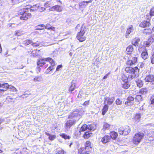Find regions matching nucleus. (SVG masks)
I'll use <instances>...</instances> for the list:
<instances>
[{
	"instance_id": "nucleus-1",
	"label": "nucleus",
	"mask_w": 154,
	"mask_h": 154,
	"mask_svg": "<svg viewBox=\"0 0 154 154\" xmlns=\"http://www.w3.org/2000/svg\"><path fill=\"white\" fill-rule=\"evenodd\" d=\"M139 69L137 66L134 68L130 66L127 67L125 69L126 72L129 74V78L130 79L137 78L139 76Z\"/></svg>"
},
{
	"instance_id": "nucleus-2",
	"label": "nucleus",
	"mask_w": 154,
	"mask_h": 154,
	"mask_svg": "<svg viewBox=\"0 0 154 154\" xmlns=\"http://www.w3.org/2000/svg\"><path fill=\"white\" fill-rule=\"evenodd\" d=\"M84 111L82 108L77 109L72 112L68 116L69 119L76 118L77 120L81 117V116L84 114Z\"/></svg>"
},
{
	"instance_id": "nucleus-3",
	"label": "nucleus",
	"mask_w": 154,
	"mask_h": 154,
	"mask_svg": "<svg viewBox=\"0 0 154 154\" xmlns=\"http://www.w3.org/2000/svg\"><path fill=\"white\" fill-rule=\"evenodd\" d=\"M19 15H21L20 19L21 20H26L31 17V14L26 11V9H23L20 10L18 12Z\"/></svg>"
},
{
	"instance_id": "nucleus-4",
	"label": "nucleus",
	"mask_w": 154,
	"mask_h": 154,
	"mask_svg": "<svg viewBox=\"0 0 154 154\" xmlns=\"http://www.w3.org/2000/svg\"><path fill=\"white\" fill-rule=\"evenodd\" d=\"M86 28L83 24L82 26L80 31L79 32L77 35V38L80 42H82L85 41V38L83 37V35L86 32Z\"/></svg>"
},
{
	"instance_id": "nucleus-5",
	"label": "nucleus",
	"mask_w": 154,
	"mask_h": 154,
	"mask_svg": "<svg viewBox=\"0 0 154 154\" xmlns=\"http://www.w3.org/2000/svg\"><path fill=\"white\" fill-rule=\"evenodd\" d=\"M131 131V128L128 126H125L124 127H120L118 129L119 134L124 136L129 134Z\"/></svg>"
},
{
	"instance_id": "nucleus-6",
	"label": "nucleus",
	"mask_w": 154,
	"mask_h": 154,
	"mask_svg": "<svg viewBox=\"0 0 154 154\" xmlns=\"http://www.w3.org/2000/svg\"><path fill=\"white\" fill-rule=\"evenodd\" d=\"M9 88L12 89L13 91H16V89L14 87L9 85L7 83L4 84L0 83V94H1L4 91H6Z\"/></svg>"
},
{
	"instance_id": "nucleus-7",
	"label": "nucleus",
	"mask_w": 154,
	"mask_h": 154,
	"mask_svg": "<svg viewBox=\"0 0 154 154\" xmlns=\"http://www.w3.org/2000/svg\"><path fill=\"white\" fill-rule=\"evenodd\" d=\"M144 136L143 133H138L136 134L133 137V142L134 144L138 145L140 143L141 139Z\"/></svg>"
},
{
	"instance_id": "nucleus-8",
	"label": "nucleus",
	"mask_w": 154,
	"mask_h": 154,
	"mask_svg": "<svg viewBox=\"0 0 154 154\" xmlns=\"http://www.w3.org/2000/svg\"><path fill=\"white\" fill-rule=\"evenodd\" d=\"M154 42V34L150 36L146 41L144 42V45L145 48L149 47Z\"/></svg>"
},
{
	"instance_id": "nucleus-9",
	"label": "nucleus",
	"mask_w": 154,
	"mask_h": 154,
	"mask_svg": "<svg viewBox=\"0 0 154 154\" xmlns=\"http://www.w3.org/2000/svg\"><path fill=\"white\" fill-rule=\"evenodd\" d=\"M77 121V120L75 119H71L67 121L65 123V129H66L67 131H68L72 126L75 125L76 121Z\"/></svg>"
},
{
	"instance_id": "nucleus-10",
	"label": "nucleus",
	"mask_w": 154,
	"mask_h": 154,
	"mask_svg": "<svg viewBox=\"0 0 154 154\" xmlns=\"http://www.w3.org/2000/svg\"><path fill=\"white\" fill-rule=\"evenodd\" d=\"M134 97L131 96L128 97L126 99V101H125V104L128 106H132L134 104Z\"/></svg>"
},
{
	"instance_id": "nucleus-11",
	"label": "nucleus",
	"mask_w": 154,
	"mask_h": 154,
	"mask_svg": "<svg viewBox=\"0 0 154 154\" xmlns=\"http://www.w3.org/2000/svg\"><path fill=\"white\" fill-rule=\"evenodd\" d=\"M62 8L61 6L57 5L50 8L49 10L50 11H56L57 12H61L62 11Z\"/></svg>"
},
{
	"instance_id": "nucleus-12",
	"label": "nucleus",
	"mask_w": 154,
	"mask_h": 154,
	"mask_svg": "<svg viewBox=\"0 0 154 154\" xmlns=\"http://www.w3.org/2000/svg\"><path fill=\"white\" fill-rule=\"evenodd\" d=\"M111 140V137L109 135H105L101 138V141L103 144L109 142Z\"/></svg>"
},
{
	"instance_id": "nucleus-13",
	"label": "nucleus",
	"mask_w": 154,
	"mask_h": 154,
	"mask_svg": "<svg viewBox=\"0 0 154 154\" xmlns=\"http://www.w3.org/2000/svg\"><path fill=\"white\" fill-rule=\"evenodd\" d=\"M150 23L149 20H144L140 23L139 26L141 28H144L147 27H149L150 26Z\"/></svg>"
},
{
	"instance_id": "nucleus-14",
	"label": "nucleus",
	"mask_w": 154,
	"mask_h": 154,
	"mask_svg": "<svg viewBox=\"0 0 154 154\" xmlns=\"http://www.w3.org/2000/svg\"><path fill=\"white\" fill-rule=\"evenodd\" d=\"M50 60H48V61L50 63L51 66H50L47 69V70L48 71H51L54 69V66L55 65V61L51 58H50Z\"/></svg>"
},
{
	"instance_id": "nucleus-15",
	"label": "nucleus",
	"mask_w": 154,
	"mask_h": 154,
	"mask_svg": "<svg viewBox=\"0 0 154 154\" xmlns=\"http://www.w3.org/2000/svg\"><path fill=\"white\" fill-rule=\"evenodd\" d=\"M137 57H132L131 60H129L127 62V64L130 66H131L137 62Z\"/></svg>"
},
{
	"instance_id": "nucleus-16",
	"label": "nucleus",
	"mask_w": 154,
	"mask_h": 154,
	"mask_svg": "<svg viewBox=\"0 0 154 154\" xmlns=\"http://www.w3.org/2000/svg\"><path fill=\"white\" fill-rule=\"evenodd\" d=\"M146 138L149 141H152L154 140V132L151 131L146 135Z\"/></svg>"
},
{
	"instance_id": "nucleus-17",
	"label": "nucleus",
	"mask_w": 154,
	"mask_h": 154,
	"mask_svg": "<svg viewBox=\"0 0 154 154\" xmlns=\"http://www.w3.org/2000/svg\"><path fill=\"white\" fill-rule=\"evenodd\" d=\"M154 79V76L152 75H149L146 77L145 79L146 82H152Z\"/></svg>"
},
{
	"instance_id": "nucleus-18",
	"label": "nucleus",
	"mask_w": 154,
	"mask_h": 154,
	"mask_svg": "<svg viewBox=\"0 0 154 154\" xmlns=\"http://www.w3.org/2000/svg\"><path fill=\"white\" fill-rule=\"evenodd\" d=\"M134 30V29L132 25L131 26V27L127 29L126 32L125 33V36L126 38L128 37L130 33L133 32Z\"/></svg>"
},
{
	"instance_id": "nucleus-19",
	"label": "nucleus",
	"mask_w": 154,
	"mask_h": 154,
	"mask_svg": "<svg viewBox=\"0 0 154 154\" xmlns=\"http://www.w3.org/2000/svg\"><path fill=\"white\" fill-rule=\"evenodd\" d=\"M96 125L94 124H88L87 125V129L88 130L94 131L96 128Z\"/></svg>"
},
{
	"instance_id": "nucleus-20",
	"label": "nucleus",
	"mask_w": 154,
	"mask_h": 154,
	"mask_svg": "<svg viewBox=\"0 0 154 154\" xmlns=\"http://www.w3.org/2000/svg\"><path fill=\"white\" fill-rule=\"evenodd\" d=\"M111 138L112 139L115 140L118 136V134L115 131H112L110 133V135Z\"/></svg>"
},
{
	"instance_id": "nucleus-21",
	"label": "nucleus",
	"mask_w": 154,
	"mask_h": 154,
	"mask_svg": "<svg viewBox=\"0 0 154 154\" xmlns=\"http://www.w3.org/2000/svg\"><path fill=\"white\" fill-rule=\"evenodd\" d=\"M109 108V106L107 104H105L102 109V114L103 116L105 115L107 111Z\"/></svg>"
},
{
	"instance_id": "nucleus-22",
	"label": "nucleus",
	"mask_w": 154,
	"mask_h": 154,
	"mask_svg": "<svg viewBox=\"0 0 154 154\" xmlns=\"http://www.w3.org/2000/svg\"><path fill=\"white\" fill-rule=\"evenodd\" d=\"M142 114L140 113H137L135 114L134 119L136 122H138L140 120Z\"/></svg>"
},
{
	"instance_id": "nucleus-23",
	"label": "nucleus",
	"mask_w": 154,
	"mask_h": 154,
	"mask_svg": "<svg viewBox=\"0 0 154 154\" xmlns=\"http://www.w3.org/2000/svg\"><path fill=\"white\" fill-rule=\"evenodd\" d=\"M141 55L142 58L144 60L148 57V53L146 50L143 51Z\"/></svg>"
},
{
	"instance_id": "nucleus-24",
	"label": "nucleus",
	"mask_w": 154,
	"mask_h": 154,
	"mask_svg": "<svg viewBox=\"0 0 154 154\" xmlns=\"http://www.w3.org/2000/svg\"><path fill=\"white\" fill-rule=\"evenodd\" d=\"M135 82L136 83L137 86L139 88L142 87L143 85V82L140 79H136Z\"/></svg>"
},
{
	"instance_id": "nucleus-25",
	"label": "nucleus",
	"mask_w": 154,
	"mask_h": 154,
	"mask_svg": "<svg viewBox=\"0 0 154 154\" xmlns=\"http://www.w3.org/2000/svg\"><path fill=\"white\" fill-rule=\"evenodd\" d=\"M133 51V46L131 45H129L126 48V51L128 53V54H131Z\"/></svg>"
},
{
	"instance_id": "nucleus-26",
	"label": "nucleus",
	"mask_w": 154,
	"mask_h": 154,
	"mask_svg": "<svg viewBox=\"0 0 154 154\" xmlns=\"http://www.w3.org/2000/svg\"><path fill=\"white\" fill-rule=\"evenodd\" d=\"M140 41V39L139 38H135L132 40L131 43L135 46H138V42Z\"/></svg>"
},
{
	"instance_id": "nucleus-27",
	"label": "nucleus",
	"mask_w": 154,
	"mask_h": 154,
	"mask_svg": "<svg viewBox=\"0 0 154 154\" xmlns=\"http://www.w3.org/2000/svg\"><path fill=\"white\" fill-rule=\"evenodd\" d=\"M110 125L109 124L104 122L103 125V127L102 130L104 131L106 130H108L110 128Z\"/></svg>"
},
{
	"instance_id": "nucleus-28",
	"label": "nucleus",
	"mask_w": 154,
	"mask_h": 154,
	"mask_svg": "<svg viewBox=\"0 0 154 154\" xmlns=\"http://www.w3.org/2000/svg\"><path fill=\"white\" fill-rule=\"evenodd\" d=\"M40 7L39 5V4H36L33 5L32 7V9H30V11L31 12L32 11H34L37 9H38Z\"/></svg>"
},
{
	"instance_id": "nucleus-29",
	"label": "nucleus",
	"mask_w": 154,
	"mask_h": 154,
	"mask_svg": "<svg viewBox=\"0 0 154 154\" xmlns=\"http://www.w3.org/2000/svg\"><path fill=\"white\" fill-rule=\"evenodd\" d=\"M129 78V75H128V77H127L126 75L123 74L122 76V80L123 82H128V80L131 81L132 80L130 79Z\"/></svg>"
},
{
	"instance_id": "nucleus-30",
	"label": "nucleus",
	"mask_w": 154,
	"mask_h": 154,
	"mask_svg": "<svg viewBox=\"0 0 154 154\" xmlns=\"http://www.w3.org/2000/svg\"><path fill=\"white\" fill-rule=\"evenodd\" d=\"M73 81H72L71 82V85L69 88V92H71L75 89V83H74Z\"/></svg>"
},
{
	"instance_id": "nucleus-31",
	"label": "nucleus",
	"mask_w": 154,
	"mask_h": 154,
	"mask_svg": "<svg viewBox=\"0 0 154 154\" xmlns=\"http://www.w3.org/2000/svg\"><path fill=\"white\" fill-rule=\"evenodd\" d=\"M56 154H64V151L61 148H57L55 151Z\"/></svg>"
},
{
	"instance_id": "nucleus-32",
	"label": "nucleus",
	"mask_w": 154,
	"mask_h": 154,
	"mask_svg": "<svg viewBox=\"0 0 154 154\" xmlns=\"http://www.w3.org/2000/svg\"><path fill=\"white\" fill-rule=\"evenodd\" d=\"M148 92L147 89L146 88H142L139 91V93L142 95L146 94Z\"/></svg>"
},
{
	"instance_id": "nucleus-33",
	"label": "nucleus",
	"mask_w": 154,
	"mask_h": 154,
	"mask_svg": "<svg viewBox=\"0 0 154 154\" xmlns=\"http://www.w3.org/2000/svg\"><path fill=\"white\" fill-rule=\"evenodd\" d=\"M130 86L129 82H125V83L122 84V88L125 89H128Z\"/></svg>"
},
{
	"instance_id": "nucleus-34",
	"label": "nucleus",
	"mask_w": 154,
	"mask_h": 154,
	"mask_svg": "<svg viewBox=\"0 0 154 154\" xmlns=\"http://www.w3.org/2000/svg\"><path fill=\"white\" fill-rule=\"evenodd\" d=\"M91 133L89 131H86L84 133L83 137L85 139H87L91 136Z\"/></svg>"
},
{
	"instance_id": "nucleus-35",
	"label": "nucleus",
	"mask_w": 154,
	"mask_h": 154,
	"mask_svg": "<svg viewBox=\"0 0 154 154\" xmlns=\"http://www.w3.org/2000/svg\"><path fill=\"white\" fill-rule=\"evenodd\" d=\"M50 57H48L45 58L40 59L38 61H39L40 62L45 64V62L48 61V60H50Z\"/></svg>"
},
{
	"instance_id": "nucleus-36",
	"label": "nucleus",
	"mask_w": 154,
	"mask_h": 154,
	"mask_svg": "<svg viewBox=\"0 0 154 154\" xmlns=\"http://www.w3.org/2000/svg\"><path fill=\"white\" fill-rule=\"evenodd\" d=\"M106 101H107V105H111L113 103V102L109 98V97H105V101L104 102V103Z\"/></svg>"
},
{
	"instance_id": "nucleus-37",
	"label": "nucleus",
	"mask_w": 154,
	"mask_h": 154,
	"mask_svg": "<svg viewBox=\"0 0 154 154\" xmlns=\"http://www.w3.org/2000/svg\"><path fill=\"white\" fill-rule=\"evenodd\" d=\"M85 130H88L87 129V125H82L81 127L80 131H79V133H80V134H81L80 133L81 131H84Z\"/></svg>"
},
{
	"instance_id": "nucleus-38",
	"label": "nucleus",
	"mask_w": 154,
	"mask_h": 154,
	"mask_svg": "<svg viewBox=\"0 0 154 154\" xmlns=\"http://www.w3.org/2000/svg\"><path fill=\"white\" fill-rule=\"evenodd\" d=\"M36 27V30H42L45 29V25L43 24L37 25Z\"/></svg>"
},
{
	"instance_id": "nucleus-39",
	"label": "nucleus",
	"mask_w": 154,
	"mask_h": 154,
	"mask_svg": "<svg viewBox=\"0 0 154 154\" xmlns=\"http://www.w3.org/2000/svg\"><path fill=\"white\" fill-rule=\"evenodd\" d=\"M152 30L150 28L148 29H145L143 31V33L144 34L147 35L149 33H152Z\"/></svg>"
},
{
	"instance_id": "nucleus-40",
	"label": "nucleus",
	"mask_w": 154,
	"mask_h": 154,
	"mask_svg": "<svg viewBox=\"0 0 154 154\" xmlns=\"http://www.w3.org/2000/svg\"><path fill=\"white\" fill-rule=\"evenodd\" d=\"M115 103L117 105H121L122 104V99L120 98H117L116 100Z\"/></svg>"
},
{
	"instance_id": "nucleus-41",
	"label": "nucleus",
	"mask_w": 154,
	"mask_h": 154,
	"mask_svg": "<svg viewBox=\"0 0 154 154\" xmlns=\"http://www.w3.org/2000/svg\"><path fill=\"white\" fill-rule=\"evenodd\" d=\"M60 136L65 140L69 139L70 138V137L69 135H67L65 134H60Z\"/></svg>"
},
{
	"instance_id": "nucleus-42",
	"label": "nucleus",
	"mask_w": 154,
	"mask_h": 154,
	"mask_svg": "<svg viewBox=\"0 0 154 154\" xmlns=\"http://www.w3.org/2000/svg\"><path fill=\"white\" fill-rule=\"evenodd\" d=\"M85 146L88 149L89 147L90 149L91 148V143L89 141H88L86 142L85 144Z\"/></svg>"
},
{
	"instance_id": "nucleus-43",
	"label": "nucleus",
	"mask_w": 154,
	"mask_h": 154,
	"mask_svg": "<svg viewBox=\"0 0 154 154\" xmlns=\"http://www.w3.org/2000/svg\"><path fill=\"white\" fill-rule=\"evenodd\" d=\"M32 43V41L30 40H25L23 42V44L25 45H29L30 43Z\"/></svg>"
},
{
	"instance_id": "nucleus-44",
	"label": "nucleus",
	"mask_w": 154,
	"mask_h": 154,
	"mask_svg": "<svg viewBox=\"0 0 154 154\" xmlns=\"http://www.w3.org/2000/svg\"><path fill=\"white\" fill-rule=\"evenodd\" d=\"M135 99L137 100L138 102L142 101L143 100L142 97L140 95H137Z\"/></svg>"
},
{
	"instance_id": "nucleus-45",
	"label": "nucleus",
	"mask_w": 154,
	"mask_h": 154,
	"mask_svg": "<svg viewBox=\"0 0 154 154\" xmlns=\"http://www.w3.org/2000/svg\"><path fill=\"white\" fill-rule=\"evenodd\" d=\"M44 6L45 8L51 7L52 5L50 2H48L44 4Z\"/></svg>"
},
{
	"instance_id": "nucleus-46",
	"label": "nucleus",
	"mask_w": 154,
	"mask_h": 154,
	"mask_svg": "<svg viewBox=\"0 0 154 154\" xmlns=\"http://www.w3.org/2000/svg\"><path fill=\"white\" fill-rule=\"evenodd\" d=\"M42 79V77L41 76H36L35 78L33 80L35 82H39Z\"/></svg>"
},
{
	"instance_id": "nucleus-47",
	"label": "nucleus",
	"mask_w": 154,
	"mask_h": 154,
	"mask_svg": "<svg viewBox=\"0 0 154 154\" xmlns=\"http://www.w3.org/2000/svg\"><path fill=\"white\" fill-rule=\"evenodd\" d=\"M88 2L87 1L84 2L80 4V6H82L83 5L82 8L85 7L88 5Z\"/></svg>"
},
{
	"instance_id": "nucleus-48",
	"label": "nucleus",
	"mask_w": 154,
	"mask_h": 154,
	"mask_svg": "<svg viewBox=\"0 0 154 154\" xmlns=\"http://www.w3.org/2000/svg\"><path fill=\"white\" fill-rule=\"evenodd\" d=\"M0 1L1 2V3L0 4V5L1 6H5L7 4H9L8 2L3 0H0Z\"/></svg>"
},
{
	"instance_id": "nucleus-49",
	"label": "nucleus",
	"mask_w": 154,
	"mask_h": 154,
	"mask_svg": "<svg viewBox=\"0 0 154 154\" xmlns=\"http://www.w3.org/2000/svg\"><path fill=\"white\" fill-rule=\"evenodd\" d=\"M56 137L55 135H52L50 134L48 137V138L51 140H54Z\"/></svg>"
},
{
	"instance_id": "nucleus-50",
	"label": "nucleus",
	"mask_w": 154,
	"mask_h": 154,
	"mask_svg": "<svg viewBox=\"0 0 154 154\" xmlns=\"http://www.w3.org/2000/svg\"><path fill=\"white\" fill-rule=\"evenodd\" d=\"M17 25H18L17 24H16L14 23H9L8 25L7 26L8 27H14L15 26H17Z\"/></svg>"
},
{
	"instance_id": "nucleus-51",
	"label": "nucleus",
	"mask_w": 154,
	"mask_h": 154,
	"mask_svg": "<svg viewBox=\"0 0 154 154\" xmlns=\"http://www.w3.org/2000/svg\"><path fill=\"white\" fill-rule=\"evenodd\" d=\"M150 15V13L149 14H148L146 15V18L147 19V20H149L150 21V19L151 18V17Z\"/></svg>"
},
{
	"instance_id": "nucleus-52",
	"label": "nucleus",
	"mask_w": 154,
	"mask_h": 154,
	"mask_svg": "<svg viewBox=\"0 0 154 154\" xmlns=\"http://www.w3.org/2000/svg\"><path fill=\"white\" fill-rule=\"evenodd\" d=\"M40 43L38 42H36L35 43H33L32 42L31 45L33 47H37L40 45Z\"/></svg>"
},
{
	"instance_id": "nucleus-53",
	"label": "nucleus",
	"mask_w": 154,
	"mask_h": 154,
	"mask_svg": "<svg viewBox=\"0 0 154 154\" xmlns=\"http://www.w3.org/2000/svg\"><path fill=\"white\" fill-rule=\"evenodd\" d=\"M149 13L151 16H154V7L152 8L150 10Z\"/></svg>"
},
{
	"instance_id": "nucleus-54",
	"label": "nucleus",
	"mask_w": 154,
	"mask_h": 154,
	"mask_svg": "<svg viewBox=\"0 0 154 154\" xmlns=\"http://www.w3.org/2000/svg\"><path fill=\"white\" fill-rule=\"evenodd\" d=\"M88 149L86 148V147L85 146V148L83 147L81 149V150L82 153H84L85 152H86V150L88 151Z\"/></svg>"
},
{
	"instance_id": "nucleus-55",
	"label": "nucleus",
	"mask_w": 154,
	"mask_h": 154,
	"mask_svg": "<svg viewBox=\"0 0 154 154\" xmlns=\"http://www.w3.org/2000/svg\"><path fill=\"white\" fill-rule=\"evenodd\" d=\"M151 58V63L153 64L154 63V52L152 54Z\"/></svg>"
},
{
	"instance_id": "nucleus-56",
	"label": "nucleus",
	"mask_w": 154,
	"mask_h": 154,
	"mask_svg": "<svg viewBox=\"0 0 154 154\" xmlns=\"http://www.w3.org/2000/svg\"><path fill=\"white\" fill-rule=\"evenodd\" d=\"M37 65H38V66H39V67H42L45 64H43L41 62H40L39 61H38L37 62Z\"/></svg>"
},
{
	"instance_id": "nucleus-57",
	"label": "nucleus",
	"mask_w": 154,
	"mask_h": 154,
	"mask_svg": "<svg viewBox=\"0 0 154 154\" xmlns=\"http://www.w3.org/2000/svg\"><path fill=\"white\" fill-rule=\"evenodd\" d=\"M38 9L39 11L40 12H42L45 10V8L43 7H39Z\"/></svg>"
},
{
	"instance_id": "nucleus-58",
	"label": "nucleus",
	"mask_w": 154,
	"mask_h": 154,
	"mask_svg": "<svg viewBox=\"0 0 154 154\" xmlns=\"http://www.w3.org/2000/svg\"><path fill=\"white\" fill-rule=\"evenodd\" d=\"M51 26V25L48 23L47 24L46 26L45 25V29H49Z\"/></svg>"
},
{
	"instance_id": "nucleus-59",
	"label": "nucleus",
	"mask_w": 154,
	"mask_h": 154,
	"mask_svg": "<svg viewBox=\"0 0 154 154\" xmlns=\"http://www.w3.org/2000/svg\"><path fill=\"white\" fill-rule=\"evenodd\" d=\"M32 8V6L31 5H27L26 6V7L24 8V9H26V11H28V12H29V10H30V8Z\"/></svg>"
},
{
	"instance_id": "nucleus-60",
	"label": "nucleus",
	"mask_w": 154,
	"mask_h": 154,
	"mask_svg": "<svg viewBox=\"0 0 154 154\" xmlns=\"http://www.w3.org/2000/svg\"><path fill=\"white\" fill-rule=\"evenodd\" d=\"M11 1V3H12L13 2H20L23 1L24 0H10Z\"/></svg>"
},
{
	"instance_id": "nucleus-61",
	"label": "nucleus",
	"mask_w": 154,
	"mask_h": 154,
	"mask_svg": "<svg viewBox=\"0 0 154 154\" xmlns=\"http://www.w3.org/2000/svg\"><path fill=\"white\" fill-rule=\"evenodd\" d=\"M62 67V66L61 65H59L57 67L56 71H58L60 68Z\"/></svg>"
},
{
	"instance_id": "nucleus-62",
	"label": "nucleus",
	"mask_w": 154,
	"mask_h": 154,
	"mask_svg": "<svg viewBox=\"0 0 154 154\" xmlns=\"http://www.w3.org/2000/svg\"><path fill=\"white\" fill-rule=\"evenodd\" d=\"M89 100L86 101H85L83 103V105L84 106H86L88 105L89 104Z\"/></svg>"
},
{
	"instance_id": "nucleus-63",
	"label": "nucleus",
	"mask_w": 154,
	"mask_h": 154,
	"mask_svg": "<svg viewBox=\"0 0 154 154\" xmlns=\"http://www.w3.org/2000/svg\"><path fill=\"white\" fill-rule=\"evenodd\" d=\"M15 35H16L19 36L20 35V31L17 30L15 31Z\"/></svg>"
},
{
	"instance_id": "nucleus-64",
	"label": "nucleus",
	"mask_w": 154,
	"mask_h": 154,
	"mask_svg": "<svg viewBox=\"0 0 154 154\" xmlns=\"http://www.w3.org/2000/svg\"><path fill=\"white\" fill-rule=\"evenodd\" d=\"M109 74H110V72H108V73H107L106 75H105V76L103 77V79H106V78H107V77H108V75H109Z\"/></svg>"
}]
</instances>
